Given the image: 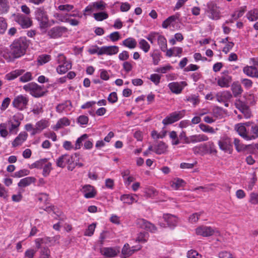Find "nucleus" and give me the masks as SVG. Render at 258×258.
<instances>
[{
    "label": "nucleus",
    "mask_w": 258,
    "mask_h": 258,
    "mask_svg": "<svg viewBox=\"0 0 258 258\" xmlns=\"http://www.w3.org/2000/svg\"><path fill=\"white\" fill-rule=\"evenodd\" d=\"M28 47L27 40L25 38L21 37L15 40L11 45L10 51H4L3 56L8 62L13 61L15 58L23 55Z\"/></svg>",
    "instance_id": "f257e3e1"
},
{
    "label": "nucleus",
    "mask_w": 258,
    "mask_h": 258,
    "mask_svg": "<svg viewBox=\"0 0 258 258\" xmlns=\"http://www.w3.org/2000/svg\"><path fill=\"white\" fill-rule=\"evenodd\" d=\"M23 89L29 92L32 96L39 98L45 96L48 91L43 85L40 86L36 83H29L23 86Z\"/></svg>",
    "instance_id": "f03ea898"
},
{
    "label": "nucleus",
    "mask_w": 258,
    "mask_h": 258,
    "mask_svg": "<svg viewBox=\"0 0 258 258\" xmlns=\"http://www.w3.org/2000/svg\"><path fill=\"white\" fill-rule=\"evenodd\" d=\"M35 19L38 21L40 28H45L48 26V17L43 7L36 9L35 12Z\"/></svg>",
    "instance_id": "7ed1b4c3"
},
{
    "label": "nucleus",
    "mask_w": 258,
    "mask_h": 258,
    "mask_svg": "<svg viewBox=\"0 0 258 258\" xmlns=\"http://www.w3.org/2000/svg\"><path fill=\"white\" fill-rule=\"evenodd\" d=\"M29 98L26 95H19L14 99L12 105L19 110H23L27 108Z\"/></svg>",
    "instance_id": "20e7f679"
},
{
    "label": "nucleus",
    "mask_w": 258,
    "mask_h": 258,
    "mask_svg": "<svg viewBox=\"0 0 258 258\" xmlns=\"http://www.w3.org/2000/svg\"><path fill=\"white\" fill-rule=\"evenodd\" d=\"M14 20L23 29L30 28L33 24L32 21L29 17L21 14H18L15 15Z\"/></svg>",
    "instance_id": "39448f33"
},
{
    "label": "nucleus",
    "mask_w": 258,
    "mask_h": 258,
    "mask_svg": "<svg viewBox=\"0 0 258 258\" xmlns=\"http://www.w3.org/2000/svg\"><path fill=\"white\" fill-rule=\"evenodd\" d=\"M220 149L225 152L231 153L233 150L231 139L227 136H223L218 141Z\"/></svg>",
    "instance_id": "423d86ee"
},
{
    "label": "nucleus",
    "mask_w": 258,
    "mask_h": 258,
    "mask_svg": "<svg viewBox=\"0 0 258 258\" xmlns=\"http://www.w3.org/2000/svg\"><path fill=\"white\" fill-rule=\"evenodd\" d=\"M136 224L138 228L145 229L151 232H155L157 230L156 226L154 224L144 219H138L136 220Z\"/></svg>",
    "instance_id": "0eeeda50"
},
{
    "label": "nucleus",
    "mask_w": 258,
    "mask_h": 258,
    "mask_svg": "<svg viewBox=\"0 0 258 258\" xmlns=\"http://www.w3.org/2000/svg\"><path fill=\"white\" fill-rule=\"evenodd\" d=\"M67 30L64 27H54L48 31L47 35L50 38L56 39L61 37Z\"/></svg>",
    "instance_id": "6e6552de"
},
{
    "label": "nucleus",
    "mask_w": 258,
    "mask_h": 258,
    "mask_svg": "<svg viewBox=\"0 0 258 258\" xmlns=\"http://www.w3.org/2000/svg\"><path fill=\"white\" fill-rule=\"evenodd\" d=\"M142 248L140 245L137 246H133L130 247V245L128 243H126L124 245L121 253L123 255L121 258H126V257L130 256L132 255L135 252L139 250Z\"/></svg>",
    "instance_id": "1a4fd4ad"
},
{
    "label": "nucleus",
    "mask_w": 258,
    "mask_h": 258,
    "mask_svg": "<svg viewBox=\"0 0 258 258\" xmlns=\"http://www.w3.org/2000/svg\"><path fill=\"white\" fill-rule=\"evenodd\" d=\"M232 78L228 74V71L223 72L217 81L218 85L221 87L227 88L230 86Z\"/></svg>",
    "instance_id": "9d476101"
},
{
    "label": "nucleus",
    "mask_w": 258,
    "mask_h": 258,
    "mask_svg": "<svg viewBox=\"0 0 258 258\" xmlns=\"http://www.w3.org/2000/svg\"><path fill=\"white\" fill-rule=\"evenodd\" d=\"M187 85L186 82L182 81L170 83L168 86L172 93L178 94L182 92L183 87L187 86Z\"/></svg>",
    "instance_id": "9b49d317"
},
{
    "label": "nucleus",
    "mask_w": 258,
    "mask_h": 258,
    "mask_svg": "<svg viewBox=\"0 0 258 258\" xmlns=\"http://www.w3.org/2000/svg\"><path fill=\"white\" fill-rule=\"evenodd\" d=\"M118 51V47L117 46H102L100 47L98 52L99 55L102 54L113 55L116 54Z\"/></svg>",
    "instance_id": "f8f14e48"
},
{
    "label": "nucleus",
    "mask_w": 258,
    "mask_h": 258,
    "mask_svg": "<svg viewBox=\"0 0 258 258\" xmlns=\"http://www.w3.org/2000/svg\"><path fill=\"white\" fill-rule=\"evenodd\" d=\"M196 231L197 235L204 237L211 236L214 233V230L212 227L206 226H201L198 227L196 229Z\"/></svg>",
    "instance_id": "ddd939ff"
},
{
    "label": "nucleus",
    "mask_w": 258,
    "mask_h": 258,
    "mask_svg": "<svg viewBox=\"0 0 258 258\" xmlns=\"http://www.w3.org/2000/svg\"><path fill=\"white\" fill-rule=\"evenodd\" d=\"M100 251L101 254L107 257H114L119 252L118 248L113 247H103Z\"/></svg>",
    "instance_id": "4468645a"
},
{
    "label": "nucleus",
    "mask_w": 258,
    "mask_h": 258,
    "mask_svg": "<svg viewBox=\"0 0 258 258\" xmlns=\"http://www.w3.org/2000/svg\"><path fill=\"white\" fill-rule=\"evenodd\" d=\"M235 130L237 132L238 135L246 140L248 141L249 133L247 132L245 125L242 123L236 124L235 125Z\"/></svg>",
    "instance_id": "2eb2a0df"
},
{
    "label": "nucleus",
    "mask_w": 258,
    "mask_h": 258,
    "mask_svg": "<svg viewBox=\"0 0 258 258\" xmlns=\"http://www.w3.org/2000/svg\"><path fill=\"white\" fill-rule=\"evenodd\" d=\"M82 191L84 194V197L87 199L94 198L96 194L94 187L89 184L84 185Z\"/></svg>",
    "instance_id": "dca6fc26"
},
{
    "label": "nucleus",
    "mask_w": 258,
    "mask_h": 258,
    "mask_svg": "<svg viewBox=\"0 0 258 258\" xmlns=\"http://www.w3.org/2000/svg\"><path fill=\"white\" fill-rule=\"evenodd\" d=\"M163 219L169 227H175L177 224V218L174 215L169 214H164Z\"/></svg>",
    "instance_id": "f3484780"
},
{
    "label": "nucleus",
    "mask_w": 258,
    "mask_h": 258,
    "mask_svg": "<svg viewBox=\"0 0 258 258\" xmlns=\"http://www.w3.org/2000/svg\"><path fill=\"white\" fill-rule=\"evenodd\" d=\"M13 118L16 123H14L11 121L9 122V124H10L11 125L9 128L10 132H13L14 130L17 128L19 126L20 122L19 120H22L23 118V115L21 113H18L17 115H14Z\"/></svg>",
    "instance_id": "a211bd4d"
},
{
    "label": "nucleus",
    "mask_w": 258,
    "mask_h": 258,
    "mask_svg": "<svg viewBox=\"0 0 258 258\" xmlns=\"http://www.w3.org/2000/svg\"><path fill=\"white\" fill-rule=\"evenodd\" d=\"M243 72L248 76L258 78V70L255 66H246L243 69Z\"/></svg>",
    "instance_id": "6ab92c4d"
},
{
    "label": "nucleus",
    "mask_w": 258,
    "mask_h": 258,
    "mask_svg": "<svg viewBox=\"0 0 258 258\" xmlns=\"http://www.w3.org/2000/svg\"><path fill=\"white\" fill-rule=\"evenodd\" d=\"M167 149V146L162 141H160L157 145L154 146V152L158 155L165 154Z\"/></svg>",
    "instance_id": "aec40b11"
},
{
    "label": "nucleus",
    "mask_w": 258,
    "mask_h": 258,
    "mask_svg": "<svg viewBox=\"0 0 258 258\" xmlns=\"http://www.w3.org/2000/svg\"><path fill=\"white\" fill-rule=\"evenodd\" d=\"M28 135L26 133H21L14 140L12 143L13 147H16L20 146L26 140Z\"/></svg>",
    "instance_id": "412c9836"
},
{
    "label": "nucleus",
    "mask_w": 258,
    "mask_h": 258,
    "mask_svg": "<svg viewBox=\"0 0 258 258\" xmlns=\"http://www.w3.org/2000/svg\"><path fill=\"white\" fill-rule=\"evenodd\" d=\"M72 107L71 101L67 100L64 102L57 105L56 107V110L59 113H61L63 111L71 110Z\"/></svg>",
    "instance_id": "4be33fe9"
},
{
    "label": "nucleus",
    "mask_w": 258,
    "mask_h": 258,
    "mask_svg": "<svg viewBox=\"0 0 258 258\" xmlns=\"http://www.w3.org/2000/svg\"><path fill=\"white\" fill-rule=\"evenodd\" d=\"M234 144L236 150L238 152L245 151L250 147H251V145H246L241 143L240 141L237 138L234 139Z\"/></svg>",
    "instance_id": "5701e85b"
},
{
    "label": "nucleus",
    "mask_w": 258,
    "mask_h": 258,
    "mask_svg": "<svg viewBox=\"0 0 258 258\" xmlns=\"http://www.w3.org/2000/svg\"><path fill=\"white\" fill-rule=\"evenodd\" d=\"M216 8V6L213 4L208 5V9L210 14V18L212 19L217 20L220 18L219 13L217 10Z\"/></svg>",
    "instance_id": "b1692460"
},
{
    "label": "nucleus",
    "mask_w": 258,
    "mask_h": 258,
    "mask_svg": "<svg viewBox=\"0 0 258 258\" xmlns=\"http://www.w3.org/2000/svg\"><path fill=\"white\" fill-rule=\"evenodd\" d=\"M217 100L218 102H225L232 98V95L229 91L223 92L216 95Z\"/></svg>",
    "instance_id": "393cba45"
},
{
    "label": "nucleus",
    "mask_w": 258,
    "mask_h": 258,
    "mask_svg": "<svg viewBox=\"0 0 258 258\" xmlns=\"http://www.w3.org/2000/svg\"><path fill=\"white\" fill-rule=\"evenodd\" d=\"M36 179L33 177H27L20 180L18 185V186L22 187H26L30 185L32 183H34Z\"/></svg>",
    "instance_id": "a878e982"
},
{
    "label": "nucleus",
    "mask_w": 258,
    "mask_h": 258,
    "mask_svg": "<svg viewBox=\"0 0 258 258\" xmlns=\"http://www.w3.org/2000/svg\"><path fill=\"white\" fill-rule=\"evenodd\" d=\"M72 68V63L71 62H64L59 65L56 68L57 72L59 74H65L68 71Z\"/></svg>",
    "instance_id": "bb28decb"
},
{
    "label": "nucleus",
    "mask_w": 258,
    "mask_h": 258,
    "mask_svg": "<svg viewBox=\"0 0 258 258\" xmlns=\"http://www.w3.org/2000/svg\"><path fill=\"white\" fill-rule=\"evenodd\" d=\"M122 44L130 49H134L137 46V42L134 38L129 37L124 40Z\"/></svg>",
    "instance_id": "cd10ccee"
},
{
    "label": "nucleus",
    "mask_w": 258,
    "mask_h": 258,
    "mask_svg": "<svg viewBox=\"0 0 258 258\" xmlns=\"http://www.w3.org/2000/svg\"><path fill=\"white\" fill-rule=\"evenodd\" d=\"M179 15L177 14L175 15L169 17L163 22L162 24L163 28H167L170 25L175 22V21L179 18Z\"/></svg>",
    "instance_id": "c85d7f7f"
},
{
    "label": "nucleus",
    "mask_w": 258,
    "mask_h": 258,
    "mask_svg": "<svg viewBox=\"0 0 258 258\" xmlns=\"http://www.w3.org/2000/svg\"><path fill=\"white\" fill-rule=\"evenodd\" d=\"M70 124V121L67 117H63L59 119L55 124L54 128L57 130L63 126H68Z\"/></svg>",
    "instance_id": "c756f323"
},
{
    "label": "nucleus",
    "mask_w": 258,
    "mask_h": 258,
    "mask_svg": "<svg viewBox=\"0 0 258 258\" xmlns=\"http://www.w3.org/2000/svg\"><path fill=\"white\" fill-rule=\"evenodd\" d=\"M209 139L208 137L205 135H195L190 136V141L191 143H197L203 141H207Z\"/></svg>",
    "instance_id": "7c9ffc66"
},
{
    "label": "nucleus",
    "mask_w": 258,
    "mask_h": 258,
    "mask_svg": "<svg viewBox=\"0 0 258 258\" xmlns=\"http://www.w3.org/2000/svg\"><path fill=\"white\" fill-rule=\"evenodd\" d=\"M157 41L161 50L162 51L165 52L167 48L166 38L162 35H159L157 38Z\"/></svg>",
    "instance_id": "2f4dec72"
},
{
    "label": "nucleus",
    "mask_w": 258,
    "mask_h": 258,
    "mask_svg": "<svg viewBox=\"0 0 258 258\" xmlns=\"http://www.w3.org/2000/svg\"><path fill=\"white\" fill-rule=\"evenodd\" d=\"M67 154H64L60 156L56 160V164L57 167L60 168H64L67 165Z\"/></svg>",
    "instance_id": "473e14b6"
},
{
    "label": "nucleus",
    "mask_w": 258,
    "mask_h": 258,
    "mask_svg": "<svg viewBox=\"0 0 258 258\" xmlns=\"http://www.w3.org/2000/svg\"><path fill=\"white\" fill-rule=\"evenodd\" d=\"M247 19L250 21H255L258 19V9H255L249 11L246 14Z\"/></svg>",
    "instance_id": "72a5a7b5"
},
{
    "label": "nucleus",
    "mask_w": 258,
    "mask_h": 258,
    "mask_svg": "<svg viewBox=\"0 0 258 258\" xmlns=\"http://www.w3.org/2000/svg\"><path fill=\"white\" fill-rule=\"evenodd\" d=\"M185 183V182L183 180L177 178L174 179L171 185L173 188L177 189L180 187H183Z\"/></svg>",
    "instance_id": "f704fd0d"
},
{
    "label": "nucleus",
    "mask_w": 258,
    "mask_h": 258,
    "mask_svg": "<svg viewBox=\"0 0 258 258\" xmlns=\"http://www.w3.org/2000/svg\"><path fill=\"white\" fill-rule=\"evenodd\" d=\"M185 112L184 110H182L181 111L173 112L169 115L171 116V118H172L174 121L176 122L184 116Z\"/></svg>",
    "instance_id": "c9c22d12"
},
{
    "label": "nucleus",
    "mask_w": 258,
    "mask_h": 258,
    "mask_svg": "<svg viewBox=\"0 0 258 258\" xmlns=\"http://www.w3.org/2000/svg\"><path fill=\"white\" fill-rule=\"evenodd\" d=\"M60 239L59 235H55L53 237H47L44 238L45 241L44 243L48 244L50 243V246L53 245L56 243H59V240Z\"/></svg>",
    "instance_id": "e433bc0d"
},
{
    "label": "nucleus",
    "mask_w": 258,
    "mask_h": 258,
    "mask_svg": "<svg viewBox=\"0 0 258 258\" xmlns=\"http://www.w3.org/2000/svg\"><path fill=\"white\" fill-rule=\"evenodd\" d=\"M50 59V55L48 54H42L38 57L37 61L40 65H43L49 61Z\"/></svg>",
    "instance_id": "4c0bfd02"
},
{
    "label": "nucleus",
    "mask_w": 258,
    "mask_h": 258,
    "mask_svg": "<svg viewBox=\"0 0 258 258\" xmlns=\"http://www.w3.org/2000/svg\"><path fill=\"white\" fill-rule=\"evenodd\" d=\"M246 7L245 6L241 7L239 11H236L234 14H233L232 15V19L230 20V22H233V20H236L239 18L241 17L245 12L246 10Z\"/></svg>",
    "instance_id": "58836bf2"
},
{
    "label": "nucleus",
    "mask_w": 258,
    "mask_h": 258,
    "mask_svg": "<svg viewBox=\"0 0 258 258\" xmlns=\"http://www.w3.org/2000/svg\"><path fill=\"white\" fill-rule=\"evenodd\" d=\"M94 19L98 21H102L108 17V15L104 12L94 13L93 14Z\"/></svg>",
    "instance_id": "ea45409f"
},
{
    "label": "nucleus",
    "mask_w": 258,
    "mask_h": 258,
    "mask_svg": "<svg viewBox=\"0 0 258 258\" xmlns=\"http://www.w3.org/2000/svg\"><path fill=\"white\" fill-rule=\"evenodd\" d=\"M139 47L142 49L145 53L149 51L150 48V46L148 42L145 39H142L139 42Z\"/></svg>",
    "instance_id": "a19ab883"
},
{
    "label": "nucleus",
    "mask_w": 258,
    "mask_h": 258,
    "mask_svg": "<svg viewBox=\"0 0 258 258\" xmlns=\"http://www.w3.org/2000/svg\"><path fill=\"white\" fill-rule=\"evenodd\" d=\"M24 72L23 70H16L6 75L7 79L8 80H12L16 78L17 77L21 75Z\"/></svg>",
    "instance_id": "79ce46f5"
},
{
    "label": "nucleus",
    "mask_w": 258,
    "mask_h": 258,
    "mask_svg": "<svg viewBox=\"0 0 258 258\" xmlns=\"http://www.w3.org/2000/svg\"><path fill=\"white\" fill-rule=\"evenodd\" d=\"M67 165H68V169L70 171H73L76 167V164L74 162V159L72 156L67 154Z\"/></svg>",
    "instance_id": "37998d69"
},
{
    "label": "nucleus",
    "mask_w": 258,
    "mask_h": 258,
    "mask_svg": "<svg viewBox=\"0 0 258 258\" xmlns=\"http://www.w3.org/2000/svg\"><path fill=\"white\" fill-rule=\"evenodd\" d=\"M232 91L234 97H236L241 95L243 90L241 86L239 84H233L232 86Z\"/></svg>",
    "instance_id": "c03bdc74"
},
{
    "label": "nucleus",
    "mask_w": 258,
    "mask_h": 258,
    "mask_svg": "<svg viewBox=\"0 0 258 258\" xmlns=\"http://www.w3.org/2000/svg\"><path fill=\"white\" fill-rule=\"evenodd\" d=\"M48 126V121L45 119H42L37 122L35 124V127L37 130H39L40 132Z\"/></svg>",
    "instance_id": "a18cd8bd"
},
{
    "label": "nucleus",
    "mask_w": 258,
    "mask_h": 258,
    "mask_svg": "<svg viewBox=\"0 0 258 258\" xmlns=\"http://www.w3.org/2000/svg\"><path fill=\"white\" fill-rule=\"evenodd\" d=\"M120 200L123 202V203L127 204H132L135 200L133 196L130 195H123L121 196Z\"/></svg>",
    "instance_id": "49530a36"
},
{
    "label": "nucleus",
    "mask_w": 258,
    "mask_h": 258,
    "mask_svg": "<svg viewBox=\"0 0 258 258\" xmlns=\"http://www.w3.org/2000/svg\"><path fill=\"white\" fill-rule=\"evenodd\" d=\"M52 164L50 162H48V161L45 163L43 166V172L42 174L44 176H47L51 170H52Z\"/></svg>",
    "instance_id": "de8ad7c7"
},
{
    "label": "nucleus",
    "mask_w": 258,
    "mask_h": 258,
    "mask_svg": "<svg viewBox=\"0 0 258 258\" xmlns=\"http://www.w3.org/2000/svg\"><path fill=\"white\" fill-rule=\"evenodd\" d=\"M251 132L253 134H249L248 140H254L256 138H258V125H252L251 126Z\"/></svg>",
    "instance_id": "09e8293b"
},
{
    "label": "nucleus",
    "mask_w": 258,
    "mask_h": 258,
    "mask_svg": "<svg viewBox=\"0 0 258 258\" xmlns=\"http://www.w3.org/2000/svg\"><path fill=\"white\" fill-rule=\"evenodd\" d=\"M148 237L149 234L148 232H141L138 234L136 239V241L144 243L147 241Z\"/></svg>",
    "instance_id": "8fccbe9b"
},
{
    "label": "nucleus",
    "mask_w": 258,
    "mask_h": 258,
    "mask_svg": "<svg viewBox=\"0 0 258 258\" xmlns=\"http://www.w3.org/2000/svg\"><path fill=\"white\" fill-rule=\"evenodd\" d=\"M238 108L243 114L245 118H249L250 117L251 113L249 110V108L246 105L244 104H241L240 107Z\"/></svg>",
    "instance_id": "3c124183"
},
{
    "label": "nucleus",
    "mask_w": 258,
    "mask_h": 258,
    "mask_svg": "<svg viewBox=\"0 0 258 258\" xmlns=\"http://www.w3.org/2000/svg\"><path fill=\"white\" fill-rule=\"evenodd\" d=\"M106 4L103 1H99L92 3L94 10H103L105 8Z\"/></svg>",
    "instance_id": "603ef678"
},
{
    "label": "nucleus",
    "mask_w": 258,
    "mask_h": 258,
    "mask_svg": "<svg viewBox=\"0 0 258 258\" xmlns=\"http://www.w3.org/2000/svg\"><path fill=\"white\" fill-rule=\"evenodd\" d=\"M48 161L47 158H44L40 159L38 161H36L35 163H33L31 168H42L44 165V164L46 163Z\"/></svg>",
    "instance_id": "864d4df0"
},
{
    "label": "nucleus",
    "mask_w": 258,
    "mask_h": 258,
    "mask_svg": "<svg viewBox=\"0 0 258 258\" xmlns=\"http://www.w3.org/2000/svg\"><path fill=\"white\" fill-rule=\"evenodd\" d=\"M9 9V2L8 0H4L0 2V11L2 13H6Z\"/></svg>",
    "instance_id": "5fc2aeb1"
},
{
    "label": "nucleus",
    "mask_w": 258,
    "mask_h": 258,
    "mask_svg": "<svg viewBox=\"0 0 258 258\" xmlns=\"http://www.w3.org/2000/svg\"><path fill=\"white\" fill-rule=\"evenodd\" d=\"M151 56L153 59V64L154 65H157L160 60L161 54L157 51H154V52L151 54Z\"/></svg>",
    "instance_id": "6e6d98bb"
},
{
    "label": "nucleus",
    "mask_w": 258,
    "mask_h": 258,
    "mask_svg": "<svg viewBox=\"0 0 258 258\" xmlns=\"http://www.w3.org/2000/svg\"><path fill=\"white\" fill-rule=\"evenodd\" d=\"M199 126H200V128H201V130L204 132L210 133L212 134L215 133V131L213 127H212L208 125H206L205 124L201 123L200 124Z\"/></svg>",
    "instance_id": "4d7b16f0"
},
{
    "label": "nucleus",
    "mask_w": 258,
    "mask_h": 258,
    "mask_svg": "<svg viewBox=\"0 0 258 258\" xmlns=\"http://www.w3.org/2000/svg\"><path fill=\"white\" fill-rule=\"evenodd\" d=\"M95 227H96V224L94 223H93V224L90 225L88 227V228L85 231L84 235L86 236H92L94 233V231L95 230Z\"/></svg>",
    "instance_id": "13d9d810"
},
{
    "label": "nucleus",
    "mask_w": 258,
    "mask_h": 258,
    "mask_svg": "<svg viewBox=\"0 0 258 258\" xmlns=\"http://www.w3.org/2000/svg\"><path fill=\"white\" fill-rule=\"evenodd\" d=\"M203 214L202 212L200 213H195L192 214L191 215H190L189 217V221L191 223H196L198 220L199 219V218L200 216Z\"/></svg>",
    "instance_id": "bf43d9fd"
},
{
    "label": "nucleus",
    "mask_w": 258,
    "mask_h": 258,
    "mask_svg": "<svg viewBox=\"0 0 258 258\" xmlns=\"http://www.w3.org/2000/svg\"><path fill=\"white\" fill-rule=\"evenodd\" d=\"M7 127V125L6 123H2L0 124V134L2 137L5 138L8 134Z\"/></svg>",
    "instance_id": "052dcab7"
},
{
    "label": "nucleus",
    "mask_w": 258,
    "mask_h": 258,
    "mask_svg": "<svg viewBox=\"0 0 258 258\" xmlns=\"http://www.w3.org/2000/svg\"><path fill=\"white\" fill-rule=\"evenodd\" d=\"M7 28V23L5 19L3 17H0V34L5 33Z\"/></svg>",
    "instance_id": "680f3d73"
},
{
    "label": "nucleus",
    "mask_w": 258,
    "mask_h": 258,
    "mask_svg": "<svg viewBox=\"0 0 258 258\" xmlns=\"http://www.w3.org/2000/svg\"><path fill=\"white\" fill-rule=\"evenodd\" d=\"M87 138H88V135L87 134H84L82 136H81L80 138H79L76 142L75 148V150L80 149L82 141H83L84 140L86 139Z\"/></svg>",
    "instance_id": "e2e57ef3"
},
{
    "label": "nucleus",
    "mask_w": 258,
    "mask_h": 258,
    "mask_svg": "<svg viewBox=\"0 0 258 258\" xmlns=\"http://www.w3.org/2000/svg\"><path fill=\"white\" fill-rule=\"evenodd\" d=\"M48 195L45 193H41L38 195V200L40 202H43L45 204H48Z\"/></svg>",
    "instance_id": "0e129e2a"
},
{
    "label": "nucleus",
    "mask_w": 258,
    "mask_h": 258,
    "mask_svg": "<svg viewBox=\"0 0 258 258\" xmlns=\"http://www.w3.org/2000/svg\"><path fill=\"white\" fill-rule=\"evenodd\" d=\"M249 202L253 205L258 204V194L251 192L250 195Z\"/></svg>",
    "instance_id": "69168bd1"
},
{
    "label": "nucleus",
    "mask_w": 258,
    "mask_h": 258,
    "mask_svg": "<svg viewBox=\"0 0 258 258\" xmlns=\"http://www.w3.org/2000/svg\"><path fill=\"white\" fill-rule=\"evenodd\" d=\"M187 101L191 102L194 106L197 105L200 102V100L198 98V96L195 95L189 96L187 98Z\"/></svg>",
    "instance_id": "338daca9"
},
{
    "label": "nucleus",
    "mask_w": 258,
    "mask_h": 258,
    "mask_svg": "<svg viewBox=\"0 0 258 258\" xmlns=\"http://www.w3.org/2000/svg\"><path fill=\"white\" fill-rule=\"evenodd\" d=\"M187 256L188 258H200L201 255L197 251L190 250L187 252Z\"/></svg>",
    "instance_id": "774afa93"
}]
</instances>
